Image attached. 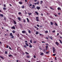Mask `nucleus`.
I'll use <instances>...</instances> for the list:
<instances>
[{"label":"nucleus","instance_id":"obj_1","mask_svg":"<svg viewBox=\"0 0 62 62\" xmlns=\"http://www.w3.org/2000/svg\"><path fill=\"white\" fill-rule=\"evenodd\" d=\"M52 48L53 49V53H54V52L55 51V48H54V47H53Z\"/></svg>","mask_w":62,"mask_h":62},{"label":"nucleus","instance_id":"obj_2","mask_svg":"<svg viewBox=\"0 0 62 62\" xmlns=\"http://www.w3.org/2000/svg\"><path fill=\"white\" fill-rule=\"evenodd\" d=\"M11 29H14V30H15V26H13L11 28Z\"/></svg>","mask_w":62,"mask_h":62},{"label":"nucleus","instance_id":"obj_3","mask_svg":"<svg viewBox=\"0 0 62 62\" xmlns=\"http://www.w3.org/2000/svg\"><path fill=\"white\" fill-rule=\"evenodd\" d=\"M55 43L57 46H58V45L59 44V43H58L57 42H56Z\"/></svg>","mask_w":62,"mask_h":62},{"label":"nucleus","instance_id":"obj_4","mask_svg":"<svg viewBox=\"0 0 62 62\" xmlns=\"http://www.w3.org/2000/svg\"><path fill=\"white\" fill-rule=\"evenodd\" d=\"M36 8L38 10H39L40 9V7L37 6Z\"/></svg>","mask_w":62,"mask_h":62},{"label":"nucleus","instance_id":"obj_5","mask_svg":"<svg viewBox=\"0 0 62 62\" xmlns=\"http://www.w3.org/2000/svg\"><path fill=\"white\" fill-rule=\"evenodd\" d=\"M22 33H23V34H24V33H25H25H26V31H22Z\"/></svg>","mask_w":62,"mask_h":62},{"label":"nucleus","instance_id":"obj_6","mask_svg":"<svg viewBox=\"0 0 62 62\" xmlns=\"http://www.w3.org/2000/svg\"><path fill=\"white\" fill-rule=\"evenodd\" d=\"M58 10H61V8L60 7H58L57 8Z\"/></svg>","mask_w":62,"mask_h":62},{"label":"nucleus","instance_id":"obj_7","mask_svg":"<svg viewBox=\"0 0 62 62\" xmlns=\"http://www.w3.org/2000/svg\"><path fill=\"white\" fill-rule=\"evenodd\" d=\"M23 47L24 48H27V46H26V45H24L23 46Z\"/></svg>","mask_w":62,"mask_h":62},{"label":"nucleus","instance_id":"obj_8","mask_svg":"<svg viewBox=\"0 0 62 62\" xmlns=\"http://www.w3.org/2000/svg\"><path fill=\"white\" fill-rule=\"evenodd\" d=\"M49 37L51 39L53 40V37H52V36H51L50 37L49 36Z\"/></svg>","mask_w":62,"mask_h":62},{"label":"nucleus","instance_id":"obj_9","mask_svg":"<svg viewBox=\"0 0 62 62\" xmlns=\"http://www.w3.org/2000/svg\"><path fill=\"white\" fill-rule=\"evenodd\" d=\"M25 45L27 46H29V45H28V43H25Z\"/></svg>","mask_w":62,"mask_h":62},{"label":"nucleus","instance_id":"obj_10","mask_svg":"<svg viewBox=\"0 0 62 62\" xmlns=\"http://www.w3.org/2000/svg\"><path fill=\"white\" fill-rule=\"evenodd\" d=\"M35 13H36V14H37L38 15H39V13H38V12H37V11H35Z\"/></svg>","mask_w":62,"mask_h":62},{"label":"nucleus","instance_id":"obj_11","mask_svg":"<svg viewBox=\"0 0 62 62\" xmlns=\"http://www.w3.org/2000/svg\"><path fill=\"white\" fill-rule=\"evenodd\" d=\"M18 20H19V21H21V18H20V17H18Z\"/></svg>","mask_w":62,"mask_h":62},{"label":"nucleus","instance_id":"obj_12","mask_svg":"<svg viewBox=\"0 0 62 62\" xmlns=\"http://www.w3.org/2000/svg\"><path fill=\"white\" fill-rule=\"evenodd\" d=\"M27 58H30V56L28 55L27 56Z\"/></svg>","mask_w":62,"mask_h":62},{"label":"nucleus","instance_id":"obj_13","mask_svg":"<svg viewBox=\"0 0 62 62\" xmlns=\"http://www.w3.org/2000/svg\"><path fill=\"white\" fill-rule=\"evenodd\" d=\"M0 16H1L2 17H3V15L2 14H0Z\"/></svg>","mask_w":62,"mask_h":62},{"label":"nucleus","instance_id":"obj_14","mask_svg":"<svg viewBox=\"0 0 62 62\" xmlns=\"http://www.w3.org/2000/svg\"><path fill=\"white\" fill-rule=\"evenodd\" d=\"M19 4H20V5H22L23 3H22V2H19Z\"/></svg>","mask_w":62,"mask_h":62},{"label":"nucleus","instance_id":"obj_15","mask_svg":"<svg viewBox=\"0 0 62 62\" xmlns=\"http://www.w3.org/2000/svg\"><path fill=\"white\" fill-rule=\"evenodd\" d=\"M10 37L12 39H13L14 38V36H13V35L11 36V37Z\"/></svg>","mask_w":62,"mask_h":62},{"label":"nucleus","instance_id":"obj_16","mask_svg":"<svg viewBox=\"0 0 62 62\" xmlns=\"http://www.w3.org/2000/svg\"><path fill=\"white\" fill-rule=\"evenodd\" d=\"M24 8V5H23V6H22V8Z\"/></svg>","mask_w":62,"mask_h":62},{"label":"nucleus","instance_id":"obj_17","mask_svg":"<svg viewBox=\"0 0 62 62\" xmlns=\"http://www.w3.org/2000/svg\"><path fill=\"white\" fill-rule=\"evenodd\" d=\"M3 9L4 10H6V8H4Z\"/></svg>","mask_w":62,"mask_h":62},{"label":"nucleus","instance_id":"obj_18","mask_svg":"<svg viewBox=\"0 0 62 62\" xmlns=\"http://www.w3.org/2000/svg\"><path fill=\"white\" fill-rule=\"evenodd\" d=\"M14 24H16V21H15L14 20Z\"/></svg>","mask_w":62,"mask_h":62},{"label":"nucleus","instance_id":"obj_19","mask_svg":"<svg viewBox=\"0 0 62 62\" xmlns=\"http://www.w3.org/2000/svg\"><path fill=\"white\" fill-rule=\"evenodd\" d=\"M17 36L18 37H19V36H20V35H19V33L17 34Z\"/></svg>","mask_w":62,"mask_h":62},{"label":"nucleus","instance_id":"obj_20","mask_svg":"<svg viewBox=\"0 0 62 62\" xmlns=\"http://www.w3.org/2000/svg\"><path fill=\"white\" fill-rule=\"evenodd\" d=\"M24 11L25 12V14H27V13L26 12V11L25 10H24Z\"/></svg>","mask_w":62,"mask_h":62},{"label":"nucleus","instance_id":"obj_21","mask_svg":"<svg viewBox=\"0 0 62 62\" xmlns=\"http://www.w3.org/2000/svg\"><path fill=\"white\" fill-rule=\"evenodd\" d=\"M29 47L30 48H32V46L31 45H30Z\"/></svg>","mask_w":62,"mask_h":62},{"label":"nucleus","instance_id":"obj_22","mask_svg":"<svg viewBox=\"0 0 62 62\" xmlns=\"http://www.w3.org/2000/svg\"><path fill=\"white\" fill-rule=\"evenodd\" d=\"M25 53L26 54H29V53L27 52H25Z\"/></svg>","mask_w":62,"mask_h":62},{"label":"nucleus","instance_id":"obj_23","mask_svg":"<svg viewBox=\"0 0 62 62\" xmlns=\"http://www.w3.org/2000/svg\"><path fill=\"white\" fill-rule=\"evenodd\" d=\"M50 23L51 25H53V23H52V22H51Z\"/></svg>","mask_w":62,"mask_h":62},{"label":"nucleus","instance_id":"obj_24","mask_svg":"<svg viewBox=\"0 0 62 62\" xmlns=\"http://www.w3.org/2000/svg\"><path fill=\"white\" fill-rule=\"evenodd\" d=\"M8 56H9V57H10V56H12L11 54H10L8 55Z\"/></svg>","mask_w":62,"mask_h":62},{"label":"nucleus","instance_id":"obj_25","mask_svg":"<svg viewBox=\"0 0 62 62\" xmlns=\"http://www.w3.org/2000/svg\"><path fill=\"white\" fill-rule=\"evenodd\" d=\"M44 54H43V53L42 52L41 54H40V55H43Z\"/></svg>","mask_w":62,"mask_h":62},{"label":"nucleus","instance_id":"obj_26","mask_svg":"<svg viewBox=\"0 0 62 62\" xmlns=\"http://www.w3.org/2000/svg\"><path fill=\"white\" fill-rule=\"evenodd\" d=\"M8 54V52L7 51H6L5 52V54Z\"/></svg>","mask_w":62,"mask_h":62},{"label":"nucleus","instance_id":"obj_27","mask_svg":"<svg viewBox=\"0 0 62 62\" xmlns=\"http://www.w3.org/2000/svg\"><path fill=\"white\" fill-rule=\"evenodd\" d=\"M36 19V21H37V22H39V19Z\"/></svg>","mask_w":62,"mask_h":62},{"label":"nucleus","instance_id":"obj_28","mask_svg":"<svg viewBox=\"0 0 62 62\" xmlns=\"http://www.w3.org/2000/svg\"><path fill=\"white\" fill-rule=\"evenodd\" d=\"M13 35H12V33H10V36H12Z\"/></svg>","mask_w":62,"mask_h":62},{"label":"nucleus","instance_id":"obj_29","mask_svg":"<svg viewBox=\"0 0 62 62\" xmlns=\"http://www.w3.org/2000/svg\"><path fill=\"white\" fill-rule=\"evenodd\" d=\"M12 32L13 33H15V31L13 30L12 31Z\"/></svg>","mask_w":62,"mask_h":62},{"label":"nucleus","instance_id":"obj_30","mask_svg":"<svg viewBox=\"0 0 62 62\" xmlns=\"http://www.w3.org/2000/svg\"><path fill=\"white\" fill-rule=\"evenodd\" d=\"M0 58H2V59H4V58H3V57H2V56H0Z\"/></svg>","mask_w":62,"mask_h":62},{"label":"nucleus","instance_id":"obj_31","mask_svg":"<svg viewBox=\"0 0 62 62\" xmlns=\"http://www.w3.org/2000/svg\"><path fill=\"white\" fill-rule=\"evenodd\" d=\"M23 23H25V19H23Z\"/></svg>","mask_w":62,"mask_h":62},{"label":"nucleus","instance_id":"obj_32","mask_svg":"<svg viewBox=\"0 0 62 62\" xmlns=\"http://www.w3.org/2000/svg\"><path fill=\"white\" fill-rule=\"evenodd\" d=\"M39 1H38L37 3V5H39Z\"/></svg>","mask_w":62,"mask_h":62},{"label":"nucleus","instance_id":"obj_33","mask_svg":"<svg viewBox=\"0 0 62 62\" xmlns=\"http://www.w3.org/2000/svg\"><path fill=\"white\" fill-rule=\"evenodd\" d=\"M43 2V1H40V4H42V3Z\"/></svg>","mask_w":62,"mask_h":62},{"label":"nucleus","instance_id":"obj_34","mask_svg":"<svg viewBox=\"0 0 62 62\" xmlns=\"http://www.w3.org/2000/svg\"><path fill=\"white\" fill-rule=\"evenodd\" d=\"M46 45L47 46H49V45L48 44V43H46Z\"/></svg>","mask_w":62,"mask_h":62},{"label":"nucleus","instance_id":"obj_35","mask_svg":"<svg viewBox=\"0 0 62 62\" xmlns=\"http://www.w3.org/2000/svg\"><path fill=\"white\" fill-rule=\"evenodd\" d=\"M28 32L29 33H31V31L30 30H28Z\"/></svg>","mask_w":62,"mask_h":62},{"label":"nucleus","instance_id":"obj_36","mask_svg":"<svg viewBox=\"0 0 62 62\" xmlns=\"http://www.w3.org/2000/svg\"><path fill=\"white\" fill-rule=\"evenodd\" d=\"M4 20H6V19H7L6 18V17H4Z\"/></svg>","mask_w":62,"mask_h":62},{"label":"nucleus","instance_id":"obj_37","mask_svg":"<svg viewBox=\"0 0 62 62\" xmlns=\"http://www.w3.org/2000/svg\"><path fill=\"white\" fill-rule=\"evenodd\" d=\"M36 35H38V32L37 31L36 33Z\"/></svg>","mask_w":62,"mask_h":62},{"label":"nucleus","instance_id":"obj_38","mask_svg":"<svg viewBox=\"0 0 62 62\" xmlns=\"http://www.w3.org/2000/svg\"><path fill=\"white\" fill-rule=\"evenodd\" d=\"M55 25H56V26H57V25H57V24L56 23H55Z\"/></svg>","mask_w":62,"mask_h":62},{"label":"nucleus","instance_id":"obj_39","mask_svg":"<svg viewBox=\"0 0 62 62\" xmlns=\"http://www.w3.org/2000/svg\"><path fill=\"white\" fill-rule=\"evenodd\" d=\"M59 41H60V42L61 43H62V41L61 40H60L59 39Z\"/></svg>","mask_w":62,"mask_h":62},{"label":"nucleus","instance_id":"obj_40","mask_svg":"<svg viewBox=\"0 0 62 62\" xmlns=\"http://www.w3.org/2000/svg\"><path fill=\"white\" fill-rule=\"evenodd\" d=\"M28 14H29V15H31L32 14V13H31L30 14L29 13H28Z\"/></svg>","mask_w":62,"mask_h":62},{"label":"nucleus","instance_id":"obj_41","mask_svg":"<svg viewBox=\"0 0 62 62\" xmlns=\"http://www.w3.org/2000/svg\"><path fill=\"white\" fill-rule=\"evenodd\" d=\"M53 33H55V31L54 30L53 31H52Z\"/></svg>","mask_w":62,"mask_h":62},{"label":"nucleus","instance_id":"obj_42","mask_svg":"<svg viewBox=\"0 0 62 62\" xmlns=\"http://www.w3.org/2000/svg\"><path fill=\"white\" fill-rule=\"evenodd\" d=\"M18 15L20 14H21V12H19L18 13Z\"/></svg>","mask_w":62,"mask_h":62},{"label":"nucleus","instance_id":"obj_43","mask_svg":"<svg viewBox=\"0 0 62 62\" xmlns=\"http://www.w3.org/2000/svg\"><path fill=\"white\" fill-rule=\"evenodd\" d=\"M9 49H10V50H12V49H11V47H9Z\"/></svg>","mask_w":62,"mask_h":62},{"label":"nucleus","instance_id":"obj_44","mask_svg":"<svg viewBox=\"0 0 62 62\" xmlns=\"http://www.w3.org/2000/svg\"><path fill=\"white\" fill-rule=\"evenodd\" d=\"M45 32L46 33H48V31H45Z\"/></svg>","mask_w":62,"mask_h":62},{"label":"nucleus","instance_id":"obj_45","mask_svg":"<svg viewBox=\"0 0 62 62\" xmlns=\"http://www.w3.org/2000/svg\"><path fill=\"white\" fill-rule=\"evenodd\" d=\"M55 55H56V54H53V56H55Z\"/></svg>","mask_w":62,"mask_h":62},{"label":"nucleus","instance_id":"obj_46","mask_svg":"<svg viewBox=\"0 0 62 62\" xmlns=\"http://www.w3.org/2000/svg\"><path fill=\"white\" fill-rule=\"evenodd\" d=\"M34 58H36V56H35V55H34Z\"/></svg>","mask_w":62,"mask_h":62},{"label":"nucleus","instance_id":"obj_47","mask_svg":"<svg viewBox=\"0 0 62 62\" xmlns=\"http://www.w3.org/2000/svg\"><path fill=\"white\" fill-rule=\"evenodd\" d=\"M30 41L31 43H32V40L31 39V40H30Z\"/></svg>","mask_w":62,"mask_h":62},{"label":"nucleus","instance_id":"obj_48","mask_svg":"<svg viewBox=\"0 0 62 62\" xmlns=\"http://www.w3.org/2000/svg\"><path fill=\"white\" fill-rule=\"evenodd\" d=\"M6 48H8V45H7V46Z\"/></svg>","mask_w":62,"mask_h":62},{"label":"nucleus","instance_id":"obj_49","mask_svg":"<svg viewBox=\"0 0 62 62\" xmlns=\"http://www.w3.org/2000/svg\"><path fill=\"white\" fill-rule=\"evenodd\" d=\"M6 5H4V7H6Z\"/></svg>","mask_w":62,"mask_h":62},{"label":"nucleus","instance_id":"obj_50","mask_svg":"<svg viewBox=\"0 0 62 62\" xmlns=\"http://www.w3.org/2000/svg\"><path fill=\"white\" fill-rule=\"evenodd\" d=\"M38 18H39V17H36V19H38Z\"/></svg>","mask_w":62,"mask_h":62},{"label":"nucleus","instance_id":"obj_51","mask_svg":"<svg viewBox=\"0 0 62 62\" xmlns=\"http://www.w3.org/2000/svg\"><path fill=\"white\" fill-rule=\"evenodd\" d=\"M46 48H48V46H46Z\"/></svg>","mask_w":62,"mask_h":62},{"label":"nucleus","instance_id":"obj_52","mask_svg":"<svg viewBox=\"0 0 62 62\" xmlns=\"http://www.w3.org/2000/svg\"><path fill=\"white\" fill-rule=\"evenodd\" d=\"M35 7H32V8H35Z\"/></svg>","mask_w":62,"mask_h":62},{"label":"nucleus","instance_id":"obj_53","mask_svg":"<svg viewBox=\"0 0 62 62\" xmlns=\"http://www.w3.org/2000/svg\"><path fill=\"white\" fill-rule=\"evenodd\" d=\"M50 9H53V8H52V7H50Z\"/></svg>","mask_w":62,"mask_h":62},{"label":"nucleus","instance_id":"obj_54","mask_svg":"<svg viewBox=\"0 0 62 62\" xmlns=\"http://www.w3.org/2000/svg\"><path fill=\"white\" fill-rule=\"evenodd\" d=\"M33 43H36V41H34L33 42Z\"/></svg>","mask_w":62,"mask_h":62},{"label":"nucleus","instance_id":"obj_55","mask_svg":"<svg viewBox=\"0 0 62 62\" xmlns=\"http://www.w3.org/2000/svg\"><path fill=\"white\" fill-rule=\"evenodd\" d=\"M46 54H48L49 53V52H46Z\"/></svg>","mask_w":62,"mask_h":62},{"label":"nucleus","instance_id":"obj_56","mask_svg":"<svg viewBox=\"0 0 62 62\" xmlns=\"http://www.w3.org/2000/svg\"><path fill=\"white\" fill-rule=\"evenodd\" d=\"M37 26H38V27H39V24H37Z\"/></svg>","mask_w":62,"mask_h":62},{"label":"nucleus","instance_id":"obj_57","mask_svg":"<svg viewBox=\"0 0 62 62\" xmlns=\"http://www.w3.org/2000/svg\"><path fill=\"white\" fill-rule=\"evenodd\" d=\"M55 60H56V57H55Z\"/></svg>","mask_w":62,"mask_h":62},{"label":"nucleus","instance_id":"obj_58","mask_svg":"<svg viewBox=\"0 0 62 62\" xmlns=\"http://www.w3.org/2000/svg\"><path fill=\"white\" fill-rule=\"evenodd\" d=\"M43 51H44V52H45V49H44L43 50Z\"/></svg>","mask_w":62,"mask_h":62},{"label":"nucleus","instance_id":"obj_59","mask_svg":"<svg viewBox=\"0 0 62 62\" xmlns=\"http://www.w3.org/2000/svg\"><path fill=\"white\" fill-rule=\"evenodd\" d=\"M25 42H26V43H27V41H25Z\"/></svg>","mask_w":62,"mask_h":62},{"label":"nucleus","instance_id":"obj_60","mask_svg":"<svg viewBox=\"0 0 62 62\" xmlns=\"http://www.w3.org/2000/svg\"><path fill=\"white\" fill-rule=\"evenodd\" d=\"M59 35V33H57V36H58V35Z\"/></svg>","mask_w":62,"mask_h":62},{"label":"nucleus","instance_id":"obj_61","mask_svg":"<svg viewBox=\"0 0 62 62\" xmlns=\"http://www.w3.org/2000/svg\"><path fill=\"white\" fill-rule=\"evenodd\" d=\"M37 0H35L34 2H37Z\"/></svg>","mask_w":62,"mask_h":62},{"label":"nucleus","instance_id":"obj_62","mask_svg":"<svg viewBox=\"0 0 62 62\" xmlns=\"http://www.w3.org/2000/svg\"><path fill=\"white\" fill-rule=\"evenodd\" d=\"M29 44V45H31V43H28Z\"/></svg>","mask_w":62,"mask_h":62},{"label":"nucleus","instance_id":"obj_63","mask_svg":"<svg viewBox=\"0 0 62 62\" xmlns=\"http://www.w3.org/2000/svg\"><path fill=\"white\" fill-rule=\"evenodd\" d=\"M30 6H32V4H30Z\"/></svg>","mask_w":62,"mask_h":62},{"label":"nucleus","instance_id":"obj_64","mask_svg":"<svg viewBox=\"0 0 62 62\" xmlns=\"http://www.w3.org/2000/svg\"><path fill=\"white\" fill-rule=\"evenodd\" d=\"M60 39H62V37L60 36Z\"/></svg>","mask_w":62,"mask_h":62}]
</instances>
